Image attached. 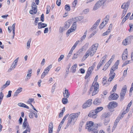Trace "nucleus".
<instances>
[{
  "label": "nucleus",
  "mask_w": 133,
  "mask_h": 133,
  "mask_svg": "<svg viewBox=\"0 0 133 133\" xmlns=\"http://www.w3.org/2000/svg\"><path fill=\"white\" fill-rule=\"evenodd\" d=\"M47 26V24L42 22H39L38 24V28L39 29L44 28Z\"/></svg>",
  "instance_id": "4be33fe9"
},
{
  "label": "nucleus",
  "mask_w": 133,
  "mask_h": 133,
  "mask_svg": "<svg viewBox=\"0 0 133 133\" xmlns=\"http://www.w3.org/2000/svg\"><path fill=\"white\" fill-rule=\"evenodd\" d=\"M72 52L73 51H71V50H70L67 56V57L68 58H69L70 57V56H71V54L72 53Z\"/></svg>",
  "instance_id": "052dcab7"
},
{
  "label": "nucleus",
  "mask_w": 133,
  "mask_h": 133,
  "mask_svg": "<svg viewBox=\"0 0 133 133\" xmlns=\"http://www.w3.org/2000/svg\"><path fill=\"white\" fill-rule=\"evenodd\" d=\"M130 15V12H129L127 14V15L125 17L126 19H128L129 18Z\"/></svg>",
  "instance_id": "338daca9"
},
{
  "label": "nucleus",
  "mask_w": 133,
  "mask_h": 133,
  "mask_svg": "<svg viewBox=\"0 0 133 133\" xmlns=\"http://www.w3.org/2000/svg\"><path fill=\"white\" fill-rule=\"evenodd\" d=\"M117 103L114 101L109 102L108 105V108L109 109L114 108L117 106Z\"/></svg>",
  "instance_id": "1a4fd4ad"
},
{
  "label": "nucleus",
  "mask_w": 133,
  "mask_h": 133,
  "mask_svg": "<svg viewBox=\"0 0 133 133\" xmlns=\"http://www.w3.org/2000/svg\"><path fill=\"white\" fill-rule=\"evenodd\" d=\"M97 114L94 110H92L89 112L88 116L90 117L95 119L97 116Z\"/></svg>",
  "instance_id": "f8f14e48"
},
{
  "label": "nucleus",
  "mask_w": 133,
  "mask_h": 133,
  "mask_svg": "<svg viewBox=\"0 0 133 133\" xmlns=\"http://www.w3.org/2000/svg\"><path fill=\"white\" fill-rule=\"evenodd\" d=\"M98 46V44L97 43L92 45L87 51L82 60H85L90 55L91 57L95 53Z\"/></svg>",
  "instance_id": "f257e3e1"
},
{
  "label": "nucleus",
  "mask_w": 133,
  "mask_h": 133,
  "mask_svg": "<svg viewBox=\"0 0 133 133\" xmlns=\"http://www.w3.org/2000/svg\"><path fill=\"white\" fill-rule=\"evenodd\" d=\"M23 128V129H25L26 128L25 130L24 131L25 132H26L27 133V132L29 133L30 132L31 130V128H30V127L29 125V124L27 125H26L25 126L22 125Z\"/></svg>",
  "instance_id": "a211bd4d"
},
{
  "label": "nucleus",
  "mask_w": 133,
  "mask_h": 133,
  "mask_svg": "<svg viewBox=\"0 0 133 133\" xmlns=\"http://www.w3.org/2000/svg\"><path fill=\"white\" fill-rule=\"evenodd\" d=\"M53 125L52 122H50L49 125L48 133H52L53 131Z\"/></svg>",
  "instance_id": "aec40b11"
},
{
  "label": "nucleus",
  "mask_w": 133,
  "mask_h": 133,
  "mask_svg": "<svg viewBox=\"0 0 133 133\" xmlns=\"http://www.w3.org/2000/svg\"><path fill=\"white\" fill-rule=\"evenodd\" d=\"M130 3V1H128L126 3H123L121 6V8L123 9V11L127 12L128 8Z\"/></svg>",
  "instance_id": "423d86ee"
},
{
  "label": "nucleus",
  "mask_w": 133,
  "mask_h": 133,
  "mask_svg": "<svg viewBox=\"0 0 133 133\" xmlns=\"http://www.w3.org/2000/svg\"><path fill=\"white\" fill-rule=\"evenodd\" d=\"M103 109V108L102 107H97L94 110L95 111L97 114L99 112L101 111Z\"/></svg>",
  "instance_id": "7c9ffc66"
},
{
  "label": "nucleus",
  "mask_w": 133,
  "mask_h": 133,
  "mask_svg": "<svg viewBox=\"0 0 133 133\" xmlns=\"http://www.w3.org/2000/svg\"><path fill=\"white\" fill-rule=\"evenodd\" d=\"M98 5L99 4H98V3H97L94 7L93 10H95L97 9L99 7H100Z\"/></svg>",
  "instance_id": "49530a36"
},
{
  "label": "nucleus",
  "mask_w": 133,
  "mask_h": 133,
  "mask_svg": "<svg viewBox=\"0 0 133 133\" xmlns=\"http://www.w3.org/2000/svg\"><path fill=\"white\" fill-rule=\"evenodd\" d=\"M61 0H57L56 3L57 5L59 6L61 4Z\"/></svg>",
  "instance_id": "864d4df0"
},
{
  "label": "nucleus",
  "mask_w": 133,
  "mask_h": 133,
  "mask_svg": "<svg viewBox=\"0 0 133 133\" xmlns=\"http://www.w3.org/2000/svg\"><path fill=\"white\" fill-rule=\"evenodd\" d=\"M18 57L17 58L15 61H14L13 63H14V64L17 65L18 61Z\"/></svg>",
  "instance_id": "bf43d9fd"
},
{
  "label": "nucleus",
  "mask_w": 133,
  "mask_h": 133,
  "mask_svg": "<svg viewBox=\"0 0 133 133\" xmlns=\"http://www.w3.org/2000/svg\"><path fill=\"white\" fill-rule=\"evenodd\" d=\"M18 105L20 107H21L24 108H25L28 109H29V108L28 106L26 105H25L24 103H18Z\"/></svg>",
  "instance_id": "cd10ccee"
},
{
  "label": "nucleus",
  "mask_w": 133,
  "mask_h": 133,
  "mask_svg": "<svg viewBox=\"0 0 133 133\" xmlns=\"http://www.w3.org/2000/svg\"><path fill=\"white\" fill-rule=\"evenodd\" d=\"M80 115V112L72 114L70 115L69 117L71 118L73 121L76 122L78 116Z\"/></svg>",
  "instance_id": "0eeeda50"
},
{
  "label": "nucleus",
  "mask_w": 133,
  "mask_h": 133,
  "mask_svg": "<svg viewBox=\"0 0 133 133\" xmlns=\"http://www.w3.org/2000/svg\"><path fill=\"white\" fill-rule=\"evenodd\" d=\"M102 64L101 63V62H99V63L98 64L97 66V68L98 70L100 68Z\"/></svg>",
  "instance_id": "13d9d810"
},
{
  "label": "nucleus",
  "mask_w": 133,
  "mask_h": 133,
  "mask_svg": "<svg viewBox=\"0 0 133 133\" xmlns=\"http://www.w3.org/2000/svg\"><path fill=\"white\" fill-rule=\"evenodd\" d=\"M15 23H14L13 24L12 26H10L8 27V30L10 32L12 30L13 33H15Z\"/></svg>",
  "instance_id": "dca6fc26"
},
{
  "label": "nucleus",
  "mask_w": 133,
  "mask_h": 133,
  "mask_svg": "<svg viewBox=\"0 0 133 133\" xmlns=\"http://www.w3.org/2000/svg\"><path fill=\"white\" fill-rule=\"evenodd\" d=\"M77 3V0H74V1L72 3V7L74 8L75 7Z\"/></svg>",
  "instance_id": "4c0bfd02"
},
{
  "label": "nucleus",
  "mask_w": 133,
  "mask_h": 133,
  "mask_svg": "<svg viewBox=\"0 0 133 133\" xmlns=\"http://www.w3.org/2000/svg\"><path fill=\"white\" fill-rule=\"evenodd\" d=\"M37 8V6L34 2H32V8Z\"/></svg>",
  "instance_id": "6e6d98bb"
},
{
  "label": "nucleus",
  "mask_w": 133,
  "mask_h": 133,
  "mask_svg": "<svg viewBox=\"0 0 133 133\" xmlns=\"http://www.w3.org/2000/svg\"><path fill=\"white\" fill-rule=\"evenodd\" d=\"M129 26L130 29L129 30L130 32L131 31H132L133 30V25L132 24H129Z\"/></svg>",
  "instance_id": "8fccbe9b"
},
{
  "label": "nucleus",
  "mask_w": 133,
  "mask_h": 133,
  "mask_svg": "<svg viewBox=\"0 0 133 133\" xmlns=\"http://www.w3.org/2000/svg\"><path fill=\"white\" fill-rule=\"evenodd\" d=\"M12 91L10 90L8 91V95L6 96L7 98L10 97L11 96Z\"/></svg>",
  "instance_id": "09e8293b"
},
{
  "label": "nucleus",
  "mask_w": 133,
  "mask_h": 133,
  "mask_svg": "<svg viewBox=\"0 0 133 133\" xmlns=\"http://www.w3.org/2000/svg\"><path fill=\"white\" fill-rule=\"evenodd\" d=\"M34 100V99L31 98L29 99L28 101V103L29 104H31Z\"/></svg>",
  "instance_id": "de8ad7c7"
},
{
  "label": "nucleus",
  "mask_w": 133,
  "mask_h": 133,
  "mask_svg": "<svg viewBox=\"0 0 133 133\" xmlns=\"http://www.w3.org/2000/svg\"><path fill=\"white\" fill-rule=\"evenodd\" d=\"M29 123L27 121V118L26 117H25L24 119L22 125H23L24 126H25L26 125H27Z\"/></svg>",
  "instance_id": "a19ab883"
},
{
  "label": "nucleus",
  "mask_w": 133,
  "mask_h": 133,
  "mask_svg": "<svg viewBox=\"0 0 133 133\" xmlns=\"http://www.w3.org/2000/svg\"><path fill=\"white\" fill-rule=\"evenodd\" d=\"M109 16L107 15L106 16L103 21H104V23H105V24H106L108 22L109 20Z\"/></svg>",
  "instance_id": "e433bc0d"
},
{
  "label": "nucleus",
  "mask_w": 133,
  "mask_h": 133,
  "mask_svg": "<svg viewBox=\"0 0 133 133\" xmlns=\"http://www.w3.org/2000/svg\"><path fill=\"white\" fill-rule=\"evenodd\" d=\"M39 21V18L38 17H36L35 18V25H37L38 22Z\"/></svg>",
  "instance_id": "5fc2aeb1"
},
{
  "label": "nucleus",
  "mask_w": 133,
  "mask_h": 133,
  "mask_svg": "<svg viewBox=\"0 0 133 133\" xmlns=\"http://www.w3.org/2000/svg\"><path fill=\"white\" fill-rule=\"evenodd\" d=\"M97 129V126H94L90 131H91V133H98V131Z\"/></svg>",
  "instance_id": "5701e85b"
},
{
  "label": "nucleus",
  "mask_w": 133,
  "mask_h": 133,
  "mask_svg": "<svg viewBox=\"0 0 133 133\" xmlns=\"http://www.w3.org/2000/svg\"><path fill=\"white\" fill-rule=\"evenodd\" d=\"M64 57V56L63 55H61L60 57L58 59V62H60L63 59V58Z\"/></svg>",
  "instance_id": "3c124183"
},
{
  "label": "nucleus",
  "mask_w": 133,
  "mask_h": 133,
  "mask_svg": "<svg viewBox=\"0 0 133 133\" xmlns=\"http://www.w3.org/2000/svg\"><path fill=\"white\" fill-rule=\"evenodd\" d=\"M98 76L97 75L95 78L94 82L92 85L90 89V91H93L92 93V96H94L96 94L98 91L99 85L97 81L98 79Z\"/></svg>",
  "instance_id": "f03ea898"
},
{
  "label": "nucleus",
  "mask_w": 133,
  "mask_h": 133,
  "mask_svg": "<svg viewBox=\"0 0 133 133\" xmlns=\"http://www.w3.org/2000/svg\"><path fill=\"white\" fill-rule=\"evenodd\" d=\"M117 87V84H115L114 87L112 90V92H114L115 91H116V89Z\"/></svg>",
  "instance_id": "4d7b16f0"
},
{
  "label": "nucleus",
  "mask_w": 133,
  "mask_h": 133,
  "mask_svg": "<svg viewBox=\"0 0 133 133\" xmlns=\"http://www.w3.org/2000/svg\"><path fill=\"white\" fill-rule=\"evenodd\" d=\"M119 62V60H117L115 63L114 65L111 68L110 71V74L114 73V71L117 69Z\"/></svg>",
  "instance_id": "9d476101"
},
{
  "label": "nucleus",
  "mask_w": 133,
  "mask_h": 133,
  "mask_svg": "<svg viewBox=\"0 0 133 133\" xmlns=\"http://www.w3.org/2000/svg\"><path fill=\"white\" fill-rule=\"evenodd\" d=\"M65 9L67 11H69L70 10V7L69 5H66L65 6Z\"/></svg>",
  "instance_id": "c03bdc74"
},
{
  "label": "nucleus",
  "mask_w": 133,
  "mask_h": 133,
  "mask_svg": "<svg viewBox=\"0 0 133 133\" xmlns=\"http://www.w3.org/2000/svg\"><path fill=\"white\" fill-rule=\"evenodd\" d=\"M91 72L88 71H87L86 75L85 77V79H87L90 75L91 74Z\"/></svg>",
  "instance_id": "58836bf2"
},
{
  "label": "nucleus",
  "mask_w": 133,
  "mask_h": 133,
  "mask_svg": "<svg viewBox=\"0 0 133 133\" xmlns=\"http://www.w3.org/2000/svg\"><path fill=\"white\" fill-rule=\"evenodd\" d=\"M111 115L110 112H108L105 115V118L107 117L110 116Z\"/></svg>",
  "instance_id": "0e129e2a"
},
{
  "label": "nucleus",
  "mask_w": 133,
  "mask_h": 133,
  "mask_svg": "<svg viewBox=\"0 0 133 133\" xmlns=\"http://www.w3.org/2000/svg\"><path fill=\"white\" fill-rule=\"evenodd\" d=\"M105 24H105V23H104V21H103L99 26V29H103Z\"/></svg>",
  "instance_id": "79ce46f5"
},
{
  "label": "nucleus",
  "mask_w": 133,
  "mask_h": 133,
  "mask_svg": "<svg viewBox=\"0 0 133 133\" xmlns=\"http://www.w3.org/2000/svg\"><path fill=\"white\" fill-rule=\"evenodd\" d=\"M100 19L97 20L96 22L94 24L92 27L91 28V30L93 31L96 29L99 24V23L100 21Z\"/></svg>",
  "instance_id": "412c9836"
},
{
  "label": "nucleus",
  "mask_w": 133,
  "mask_h": 133,
  "mask_svg": "<svg viewBox=\"0 0 133 133\" xmlns=\"http://www.w3.org/2000/svg\"><path fill=\"white\" fill-rule=\"evenodd\" d=\"M22 88L21 87H19L14 93V96H17L18 94L20 93L22 91Z\"/></svg>",
  "instance_id": "a878e982"
},
{
  "label": "nucleus",
  "mask_w": 133,
  "mask_h": 133,
  "mask_svg": "<svg viewBox=\"0 0 133 133\" xmlns=\"http://www.w3.org/2000/svg\"><path fill=\"white\" fill-rule=\"evenodd\" d=\"M65 110V108H63L62 109V112H61L59 114V118L63 116V113L64 112Z\"/></svg>",
  "instance_id": "72a5a7b5"
},
{
  "label": "nucleus",
  "mask_w": 133,
  "mask_h": 133,
  "mask_svg": "<svg viewBox=\"0 0 133 133\" xmlns=\"http://www.w3.org/2000/svg\"><path fill=\"white\" fill-rule=\"evenodd\" d=\"M23 119L21 117H20L19 120V122L20 124H21L22 123Z\"/></svg>",
  "instance_id": "e2e57ef3"
},
{
  "label": "nucleus",
  "mask_w": 133,
  "mask_h": 133,
  "mask_svg": "<svg viewBox=\"0 0 133 133\" xmlns=\"http://www.w3.org/2000/svg\"><path fill=\"white\" fill-rule=\"evenodd\" d=\"M84 122L83 121H82L79 124V128H81L83 126V125L84 123Z\"/></svg>",
  "instance_id": "603ef678"
},
{
  "label": "nucleus",
  "mask_w": 133,
  "mask_h": 133,
  "mask_svg": "<svg viewBox=\"0 0 133 133\" xmlns=\"http://www.w3.org/2000/svg\"><path fill=\"white\" fill-rule=\"evenodd\" d=\"M128 55V52L127 49H125L123 52L122 55V59L123 60L127 59Z\"/></svg>",
  "instance_id": "2eb2a0df"
},
{
  "label": "nucleus",
  "mask_w": 133,
  "mask_h": 133,
  "mask_svg": "<svg viewBox=\"0 0 133 133\" xmlns=\"http://www.w3.org/2000/svg\"><path fill=\"white\" fill-rule=\"evenodd\" d=\"M101 103V99L98 98L95 99L93 102V104L95 105H98Z\"/></svg>",
  "instance_id": "f3484780"
},
{
  "label": "nucleus",
  "mask_w": 133,
  "mask_h": 133,
  "mask_svg": "<svg viewBox=\"0 0 133 133\" xmlns=\"http://www.w3.org/2000/svg\"><path fill=\"white\" fill-rule=\"evenodd\" d=\"M106 0H99L97 2V3L99 4V6H100L103 4Z\"/></svg>",
  "instance_id": "c756f323"
},
{
  "label": "nucleus",
  "mask_w": 133,
  "mask_h": 133,
  "mask_svg": "<svg viewBox=\"0 0 133 133\" xmlns=\"http://www.w3.org/2000/svg\"><path fill=\"white\" fill-rule=\"evenodd\" d=\"M92 100L89 99L86 101V102L84 104L82 105L83 108H86L90 106L92 103Z\"/></svg>",
  "instance_id": "9b49d317"
},
{
  "label": "nucleus",
  "mask_w": 133,
  "mask_h": 133,
  "mask_svg": "<svg viewBox=\"0 0 133 133\" xmlns=\"http://www.w3.org/2000/svg\"><path fill=\"white\" fill-rule=\"evenodd\" d=\"M81 73L82 74H84L85 73V71L83 69H80L79 70Z\"/></svg>",
  "instance_id": "774afa93"
},
{
  "label": "nucleus",
  "mask_w": 133,
  "mask_h": 133,
  "mask_svg": "<svg viewBox=\"0 0 133 133\" xmlns=\"http://www.w3.org/2000/svg\"><path fill=\"white\" fill-rule=\"evenodd\" d=\"M67 98L64 97L62 99V102L63 104H65L68 103V99Z\"/></svg>",
  "instance_id": "473e14b6"
},
{
  "label": "nucleus",
  "mask_w": 133,
  "mask_h": 133,
  "mask_svg": "<svg viewBox=\"0 0 133 133\" xmlns=\"http://www.w3.org/2000/svg\"><path fill=\"white\" fill-rule=\"evenodd\" d=\"M110 65L109 63H107L104 66L103 68L102 69V70H104V71H105L109 67Z\"/></svg>",
  "instance_id": "ea45409f"
},
{
  "label": "nucleus",
  "mask_w": 133,
  "mask_h": 133,
  "mask_svg": "<svg viewBox=\"0 0 133 133\" xmlns=\"http://www.w3.org/2000/svg\"><path fill=\"white\" fill-rule=\"evenodd\" d=\"M115 75V73L110 74V72L109 74L110 77L108 79V81H109L110 82H111L114 78Z\"/></svg>",
  "instance_id": "b1692460"
},
{
  "label": "nucleus",
  "mask_w": 133,
  "mask_h": 133,
  "mask_svg": "<svg viewBox=\"0 0 133 133\" xmlns=\"http://www.w3.org/2000/svg\"><path fill=\"white\" fill-rule=\"evenodd\" d=\"M50 8L51 7L49 5H48L47 6L46 9V14H48L50 12Z\"/></svg>",
  "instance_id": "37998d69"
},
{
  "label": "nucleus",
  "mask_w": 133,
  "mask_h": 133,
  "mask_svg": "<svg viewBox=\"0 0 133 133\" xmlns=\"http://www.w3.org/2000/svg\"><path fill=\"white\" fill-rule=\"evenodd\" d=\"M77 67V64H75L73 66H72L70 69V71L73 73H74L76 71V68Z\"/></svg>",
  "instance_id": "393cba45"
},
{
  "label": "nucleus",
  "mask_w": 133,
  "mask_h": 133,
  "mask_svg": "<svg viewBox=\"0 0 133 133\" xmlns=\"http://www.w3.org/2000/svg\"><path fill=\"white\" fill-rule=\"evenodd\" d=\"M127 87L126 85H124L122 88L120 94V100L122 101L123 99L125 94L127 91Z\"/></svg>",
  "instance_id": "20e7f679"
},
{
  "label": "nucleus",
  "mask_w": 133,
  "mask_h": 133,
  "mask_svg": "<svg viewBox=\"0 0 133 133\" xmlns=\"http://www.w3.org/2000/svg\"><path fill=\"white\" fill-rule=\"evenodd\" d=\"M112 24H110L109 27L108 29L104 33H108L110 32L112 28Z\"/></svg>",
  "instance_id": "f704fd0d"
},
{
  "label": "nucleus",
  "mask_w": 133,
  "mask_h": 133,
  "mask_svg": "<svg viewBox=\"0 0 133 133\" xmlns=\"http://www.w3.org/2000/svg\"><path fill=\"white\" fill-rule=\"evenodd\" d=\"M73 18H71L69 19L65 23V27L66 28H68L70 26V23L73 20Z\"/></svg>",
  "instance_id": "6ab92c4d"
},
{
  "label": "nucleus",
  "mask_w": 133,
  "mask_h": 133,
  "mask_svg": "<svg viewBox=\"0 0 133 133\" xmlns=\"http://www.w3.org/2000/svg\"><path fill=\"white\" fill-rule=\"evenodd\" d=\"M32 10L30 11V13L31 14H36L37 12V8H32Z\"/></svg>",
  "instance_id": "c85d7f7f"
},
{
  "label": "nucleus",
  "mask_w": 133,
  "mask_h": 133,
  "mask_svg": "<svg viewBox=\"0 0 133 133\" xmlns=\"http://www.w3.org/2000/svg\"><path fill=\"white\" fill-rule=\"evenodd\" d=\"M52 67V65L50 64L49 65L47 68L45 69V71H47L49 72L50 69Z\"/></svg>",
  "instance_id": "a18cd8bd"
},
{
  "label": "nucleus",
  "mask_w": 133,
  "mask_h": 133,
  "mask_svg": "<svg viewBox=\"0 0 133 133\" xmlns=\"http://www.w3.org/2000/svg\"><path fill=\"white\" fill-rule=\"evenodd\" d=\"M31 40V38H30L28 40L27 43L26 48L28 49H29L30 47V44Z\"/></svg>",
  "instance_id": "2f4dec72"
},
{
  "label": "nucleus",
  "mask_w": 133,
  "mask_h": 133,
  "mask_svg": "<svg viewBox=\"0 0 133 133\" xmlns=\"http://www.w3.org/2000/svg\"><path fill=\"white\" fill-rule=\"evenodd\" d=\"M119 97V96L116 94H111L108 97L109 100L110 101L116 100Z\"/></svg>",
  "instance_id": "4468645a"
},
{
  "label": "nucleus",
  "mask_w": 133,
  "mask_h": 133,
  "mask_svg": "<svg viewBox=\"0 0 133 133\" xmlns=\"http://www.w3.org/2000/svg\"><path fill=\"white\" fill-rule=\"evenodd\" d=\"M76 28V22H74L70 29H69L67 33H70L75 31Z\"/></svg>",
  "instance_id": "ddd939ff"
},
{
  "label": "nucleus",
  "mask_w": 133,
  "mask_h": 133,
  "mask_svg": "<svg viewBox=\"0 0 133 133\" xmlns=\"http://www.w3.org/2000/svg\"><path fill=\"white\" fill-rule=\"evenodd\" d=\"M94 68H92V67H90L89 68L88 71L92 73V71L94 70Z\"/></svg>",
  "instance_id": "680f3d73"
},
{
  "label": "nucleus",
  "mask_w": 133,
  "mask_h": 133,
  "mask_svg": "<svg viewBox=\"0 0 133 133\" xmlns=\"http://www.w3.org/2000/svg\"><path fill=\"white\" fill-rule=\"evenodd\" d=\"M16 65L14 64V63H13L12 65H11L10 68L9 69L8 71H10L12 70H13L16 67Z\"/></svg>",
  "instance_id": "c9c22d12"
},
{
  "label": "nucleus",
  "mask_w": 133,
  "mask_h": 133,
  "mask_svg": "<svg viewBox=\"0 0 133 133\" xmlns=\"http://www.w3.org/2000/svg\"><path fill=\"white\" fill-rule=\"evenodd\" d=\"M94 126H96L94 125V123L91 121H90L87 122L86 124L85 129H87L89 131H90L91 129Z\"/></svg>",
  "instance_id": "39448f33"
},
{
  "label": "nucleus",
  "mask_w": 133,
  "mask_h": 133,
  "mask_svg": "<svg viewBox=\"0 0 133 133\" xmlns=\"http://www.w3.org/2000/svg\"><path fill=\"white\" fill-rule=\"evenodd\" d=\"M68 121L67 124L64 128L65 129L67 128L69 126H72L74 125L75 122V121H74L71 118L69 117H68Z\"/></svg>",
  "instance_id": "6e6552de"
},
{
  "label": "nucleus",
  "mask_w": 133,
  "mask_h": 133,
  "mask_svg": "<svg viewBox=\"0 0 133 133\" xmlns=\"http://www.w3.org/2000/svg\"><path fill=\"white\" fill-rule=\"evenodd\" d=\"M64 97L66 98H68L70 95V94L69 93L68 90L66 89L65 91V93H63Z\"/></svg>",
  "instance_id": "bb28decb"
},
{
  "label": "nucleus",
  "mask_w": 133,
  "mask_h": 133,
  "mask_svg": "<svg viewBox=\"0 0 133 133\" xmlns=\"http://www.w3.org/2000/svg\"><path fill=\"white\" fill-rule=\"evenodd\" d=\"M120 118H121L120 117H118L115 120V122H116V123H118L119 121Z\"/></svg>",
  "instance_id": "69168bd1"
},
{
  "label": "nucleus",
  "mask_w": 133,
  "mask_h": 133,
  "mask_svg": "<svg viewBox=\"0 0 133 133\" xmlns=\"http://www.w3.org/2000/svg\"><path fill=\"white\" fill-rule=\"evenodd\" d=\"M133 39V36H130L127 37L122 42V44L126 45L131 43L132 40Z\"/></svg>",
  "instance_id": "7ed1b4c3"
}]
</instances>
